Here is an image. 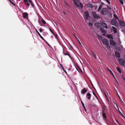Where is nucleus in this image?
<instances>
[{
  "label": "nucleus",
  "mask_w": 125,
  "mask_h": 125,
  "mask_svg": "<svg viewBox=\"0 0 125 125\" xmlns=\"http://www.w3.org/2000/svg\"><path fill=\"white\" fill-rule=\"evenodd\" d=\"M79 68V69H80V68Z\"/></svg>",
  "instance_id": "338daca9"
},
{
  "label": "nucleus",
  "mask_w": 125,
  "mask_h": 125,
  "mask_svg": "<svg viewBox=\"0 0 125 125\" xmlns=\"http://www.w3.org/2000/svg\"><path fill=\"white\" fill-rule=\"evenodd\" d=\"M118 96H119V98L120 99V100L121 102L122 103H123V104H124V102H123V101L121 100V99L120 98V96H119L118 95Z\"/></svg>",
  "instance_id": "a18cd8bd"
},
{
  "label": "nucleus",
  "mask_w": 125,
  "mask_h": 125,
  "mask_svg": "<svg viewBox=\"0 0 125 125\" xmlns=\"http://www.w3.org/2000/svg\"><path fill=\"white\" fill-rule=\"evenodd\" d=\"M111 24L115 26H117V22L115 19H113L111 21Z\"/></svg>",
  "instance_id": "39448f33"
},
{
  "label": "nucleus",
  "mask_w": 125,
  "mask_h": 125,
  "mask_svg": "<svg viewBox=\"0 0 125 125\" xmlns=\"http://www.w3.org/2000/svg\"><path fill=\"white\" fill-rule=\"evenodd\" d=\"M87 92V90L85 88H84L82 90V93L83 94H85Z\"/></svg>",
  "instance_id": "4468645a"
},
{
  "label": "nucleus",
  "mask_w": 125,
  "mask_h": 125,
  "mask_svg": "<svg viewBox=\"0 0 125 125\" xmlns=\"http://www.w3.org/2000/svg\"><path fill=\"white\" fill-rule=\"evenodd\" d=\"M62 69L65 72V71H66L64 69V68L62 67Z\"/></svg>",
  "instance_id": "8fccbe9b"
},
{
  "label": "nucleus",
  "mask_w": 125,
  "mask_h": 125,
  "mask_svg": "<svg viewBox=\"0 0 125 125\" xmlns=\"http://www.w3.org/2000/svg\"><path fill=\"white\" fill-rule=\"evenodd\" d=\"M49 46L51 47L50 45L48 43V42L44 39V40H43Z\"/></svg>",
  "instance_id": "c9c22d12"
},
{
  "label": "nucleus",
  "mask_w": 125,
  "mask_h": 125,
  "mask_svg": "<svg viewBox=\"0 0 125 125\" xmlns=\"http://www.w3.org/2000/svg\"><path fill=\"white\" fill-rule=\"evenodd\" d=\"M75 6L76 7H78L79 6V5L76 3V1L73 2Z\"/></svg>",
  "instance_id": "393cba45"
},
{
  "label": "nucleus",
  "mask_w": 125,
  "mask_h": 125,
  "mask_svg": "<svg viewBox=\"0 0 125 125\" xmlns=\"http://www.w3.org/2000/svg\"><path fill=\"white\" fill-rule=\"evenodd\" d=\"M114 77H115V76H114ZM115 77V79H116V78H115V77Z\"/></svg>",
  "instance_id": "0e129e2a"
},
{
  "label": "nucleus",
  "mask_w": 125,
  "mask_h": 125,
  "mask_svg": "<svg viewBox=\"0 0 125 125\" xmlns=\"http://www.w3.org/2000/svg\"><path fill=\"white\" fill-rule=\"evenodd\" d=\"M75 6L76 7H78L79 6V5L76 3V1L73 2Z\"/></svg>",
  "instance_id": "a878e982"
},
{
  "label": "nucleus",
  "mask_w": 125,
  "mask_h": 125,
  "mask_svg": "<svg viewBox=\"0 0 125 125\" xmlns=\"http://www.w3.org/2000/svg\"><path fill=\"white\" fill-rule=\"evenodd\" d=\"M63 13L65 15H66V13H65V12H63Z\"/></svg>",
  "instance_id": "603ef678"
},
{
  "label": "nucleus",
  "mask_w": 125,
  "mask_h": 125,
  "mask_svg": "<svg viewBox=\"0 0 125 125\" xmlns=\"http://www.w3.org/2000/svg\"><path fill=\"white\" fill-rule=\"evenodd\" d=\"M107 70L109 71L110 73L114 76V75L112 71L109 69L108 67H107Z\"/></svg>",
  "instance_id": "5701e85b"
},
{
  "label": "nucleus",
  "mask_w": 125,
  "mask_h": 125,
  "mask_svg": "<svg viewBox=\"0 0 125 125\" xmlns=\"http://www.w3.org/2000/svg\"><path fill=\"white\" fill-rule=\"evenodd\" d=\"M102 7V5H100L99 7V8H98V10H97V11L99 12L100 10L101 9Z\"/></svg>",
  "instance_id": "c85d7f7f"
},
{
  "label": "nucleus",
  "mask_w": 125,
  "mask_h": 125,
  "mask_svg": "<svg viewBox=\"0 0 125 125\" xmlns=\"http://www.w3.org/2000/svg\"><path fill=\"white\" fill-rule=\"evenodd\" d=\"M117 108H118V111H119V114H120V115H121V116H122V117H123V118H125V117L123 115V114L121 113V112L119 110V109H118V107L117 106Z\"/></svg>",
  "instance_id": "a211bd4d"
},
{
  "label": "nucleus",
  "mask_w": 125,
  "mask_h": 125,
  "mask_svg": "<svg viewBox=\"0 0 125 125\" xmlns=\"http://www.w3.org/2000/svg\"><path fill=\"white\" fill-rule=\"evenodd\" d=\"M105 96H106V101L108 102H109V99H108V98L107 95L105 94Z\"/></svg>",
  "instance_id": "e433bc0d"
},
{
  "label": "nucleus",
  "mask_w": 125,
  "mask_h": 125,
  "mask_svg": "<svg viewBox=\"0 0 125 125\" xmlns=\"http://www.w3.org/2000/svg\"><path fill=\"white\" fill-rule=\"evenodd\" d=\"M79 9H82L83 7V5L81 3H79Z\"/></svg>",
  "instance_id": "6ab92c4d"
},
{
  "label": "nucleus",
  "mask_w": 125,
  "mask_h": 125,
  "mask_svg": "<svg viewBox=\"0 0 125 125\" xmlns=\"http://www.w3.org/2000/svg\"><path fill=\"white\" fill-rule=\"evenodd\" d=\"M65 72V73H66V74H67V72L66 71H65V72Z\"/></svg>",
  "instance_id": "3c124183"
},
{
  "label": "nucleus",
  "mask_w": 125,
  "mask_h": 125,
  "mask_svg": "<svg viewBox=\"0 0 125 125\" xmlns=\"http://www.w3.org/2000/svg\"><path fill=\"white\" fill-rule=\"evenodd\" d=\"M93 74L94 75L95 74L94 73H93Z\"/></svg>",
  "instance_id": "bf43d9fd"
},
{
  "label": "nucleus",
  "mask_w": 125,
  "mask_h": 125,
  "mask_svg": "<svg viewBox=\"0 0 125 125\" xmlns=\"http://www.w3.org/2000/svg\"><path fill=\"white\" fill-rule=\"evenodd\" d=\"M105 110V109L104 108H102V112L103 113H104Z\"/></svg>",
  "instance_id": "ea45409f"
},
{
  "label": "nucleus",
  "mask_w": 125,
  "mask_h": 125,
  "mask_svg": "<svg viewBox=\"0 0 125 125\" xmlns=\"http://www.w3.org/2000/svg\"><path fill=\"white\" fill-rule=\"evenodd\" d=\"M49 30L52 33L54 34V33H53V31H52V30L50 28L49 29Z\"/></svg>",
  "instance_id": "a19ab883"
},
{
  "label": "nucleus",
  "mask_w": 125,
  "mask_h": 125,
  "mask_svg": "<svg viewBox=\"0 0 125 125\" xmlns=\"http://www.w3.org/2000/svg\"><path fill=\"white\" fill-rule=\"evenodd\" d=\"M75 37V38H77L75 35H74Z\"/></svg>",
  "instance_id": "052dcab7"
},
{
  "label": "nucleus",
  "mask_w": 125,
  "mask_h": 125,
  "mask_svg": "<svg viewBox=\"0 0 125 125\" xmlns=\"http://www.w3.org/2000/svg\"><path fill=\"white\" fill-rule=\"evenodd\" d=\"M118 124L119 125H121V124L120 123Z\"/></svg>",
  "instance_id": "6e6d98bb"
},
{
  "label": "nucleus",
  "mask_w": 125,
  "mask_h": 125,
  "mask_svg": "<svg viewBox=\"0 0 125 125\" xmlns=\"http://www.w3.org/2000/svg\"><path fill=\"white\" fill-rule=\"evenodd\" d=\"M39 31L41 32H42V30L41 28L39 29Z\"/></svg>",
  "instance_id": "49530a36"
},
{
  "label": "nucleus",
  "mask_w": 125,
  "mask_h": 125,
  "mask_svg": "<svg viewBox=\"0 0 125 125\" xmlns=\"http://www.w3.org/2000/svg\"><path fill=\"white\" fill-rule=\"evenodd\" d=\"M107 37L109 38H113L112 35H108Z\"/></svg>",
  "instance_id": "7c9ffc66"
},
{
  "label": "nucleus",
  "mask_w": 125,
  "mask_h": 125,
  "mask_svg": "<svg viewBox=\"0 0 125 125\" xmlns=\"http://www.w3.org/2000/svg\"><path fill=\"white\" fill-rule=\"evenodd\" d=\"M102 27L106 29H107L108 28L107 24L105 23L102 24Z\"/></svg>",
  "instance_id": "f3484780"
},
{
  "label": "nucleus",
  "mask_w": 125,
  "mask_h": 125,
  "mask_svg": "<svg viewBox=\"0 0 125 125\" xmlns=\"http://www.w3.org/2000/svg\"><path fill=\"white\" fill-rule=\"evenodd\" d=\"M102 116L104 118H106V115L105 113H103Z\"/></svg>",
  "instance_id": "bb28decb"
},
{
  "label": "nucleus",
  "mask_w": 125,
  "mask_h": 125,
  "mask_svg": "<svg viewBox=\"0 0 125 125\" xmlns=\"http://www.w3.org/2000/svg\"><path fill=\"white\" fill-rule=\"evenodd\" d=\"M115 55L118 58L120 57V54L117 51H115Z\"/></svg>",
  "instance_id": "9b49d317"
},
{
  "label": "nucleus",
  "mask_w": 125,
  "mask_h": 125,
  "mask_svg": "<svg viewBox=\"0 0 125 125\" xmlns=\"http://www.w3.org/2000/svg\"><path fill=\"white\" fill-rule=\"evenodd\" d=\"M124 58H125V55L124 56Z\"/></svg>",
  "instance_id": "4d7b16f0"
},
{
  "label": "nucleus",
  "mask_w": 125,
  "mask_h": 125,
  "mask_svg": "<svg viewBox=\"0 0 125 125\" xmlns=\"http://www.w3.org/2000/svg\"><path fill=\"white\" fill-rule=\"evenodd\" d=\"M119 23L120 25L122 27H124L125 26V24L122 21L120 20L119 21Z\"/></svg>",
  "instance_id": "f8f14e48"
},
{
  "label": "nucleus",
  "mask_w": 125,
  "mask_h": 125,
  "mask_svg": "<svg viewBox=\"0 0 125 125\" xmlns=\"http://www.w3.org/2000/svg\"><path fill=\"white\" fill-rule=\"evenodd\" d=\"M119 0V1L122 5L124 4L123 1H124V0Z\"/></svg>",
  "instance_id": "473e14b6"
},
{
  "label": "nucleus",
  "mask_w": 125,
  "mask_h": 125,
  "mask_svg": "<svg viewBox=\"0 0 125 125\" xmlns=\"http://www.w3.org/2000/svg\"><path fill=\"white\" fill-rule=\"evenodd\" d=\"M36 32L38 34V35H39V36H40V38L42 40H44V39L43 38L42 36L40 35V33L37 30H36Z\"/></svg>",
  "instance_id": "aec40b11"
},
{
  "label": "nucleus",
  "mask_w": 125,
  "mask_h": 125,
  "mask_svg": "<svg viewBox=\"0 0 125 125\" xmlns=\"http://www.w3.org/2000/svg\"><path fill=\"white\" fill-rule=\"evenodd\" d=\"M114 17L116 19H118L117 16L115 14H114Z\"/></svg>",
  "instance_id": "72a5a7b5"
},
{
  "label": "nucleus",
  "mask_w": 125,
  "mask_h": 125,
  "mask_svg": "<svg viewBox=\"0 0 125 125\" xmlns=\"http://www.w3.org/2000/svg\"><path fill=\"white\" fill-rule=\"evenodd\" d=\"M84 16L85 19L87 20H88L89 17V14L88 11H85L84 12Z\"/></svg>",
  "instance_id": "0eeeda50"
},
{
  "label": "nucleus",
  "mask_w": 125,
  "mask_h": 125,
  "mask_svg": "<svg viewBox=\"0 0 125 125\" xmlns=\"http://www.w3.org/2000/svg\"><path fill=\"white\" fill-rule=\"evenodd\" d=\"M23 18H27L28 16V14L27 13H24L23 14Z\"/></svg>",
  "instance_id": "9d476101"
},
{
  "label": "nucleus",
  "mask_w": 125,
  "mask_h": 125,
  "mask_svg": "<svg viewBox=\"0 0 125 125\" xmlns=\"http://www.w3.org/2000/svg\"><path fill=\"white\" fill-rule=\"evenodd\" d=\"M112 29L115 33H116L117 32L116 29L114 27L112 26Z\"/></svg>",
  "instance_id": "2eb2a0df"
},
{
  "label": "nucleus",
  "mask_w": 125,
  "mask_h": 125,
  "mask_svg": "<svg viewBox=\"0 0 125 125\" xmlns=\"http://www.w3.org/2000/svg\"><path fill=\"white\" fill-rule=\"evenodd\" d=\"M100 30L101 32L104 33L103 34V35H105V33H106L107 31H106L105 29L104 28H101L100 29Z\"/></svg>",
  "instance_id": "6e6552de"
},
{
  "label": "nucleus",
  "mask_w": 125,
  "mask_h": 125,
  "mask_svg": "<svg viewBox=\"0 0 125 125\" xmlns=\"http://www.w3.org/2000/svg\"><path fill=\"white\" fill-rule=\"evenodd\" d=\"M94 25L95 26H96L98 28L99 27V26H100V23L99 22H96L95 23Z\"/></svg>",
  "instance_id": "412c9836"
},
{
  "label": "nucleus",
  "mask_w": 125,
  "mask_h": 125,
  "mask_svg": "<svg viewBox=\"0 0 125 125\" xmlns=\"http://www.w3.org/2000/svg\"><path fill=\"white\" fill-rule=\"evenodd\" d=\"M88 24H89V25L90 26H92V25H93V24H92V23H91V22H89Z\"/></svg>",
  "instance_id": "79ce46f5"
},
{
  "label": "nucleus",
  "mask_w": 125,
  "mask_h": 125,
  "mask_svg": "<svg viewBox=\"0 0 125 125\" xmlns=\"http://www.w3.org/2000/svg\"><path fill=\"white\" fill-rule=\"evenodd\" d=\"M53 35H54V36L55 37V38L56 39H57L58 37V36H57V34H53Z\"/></svg>",
  "instance_id": "58836bf2"
},
{
  "label": "nucleus",
  "mask_w": 125,
  "mask_h": 125,
  "mask_svg": "<svg viewBox=\"0 0 125 125\" xmlns=\"http://www.w3.org/2000/svg\"><path fill=\"white\" fill-rule=\"evenodd\" d=\"M23 1L29 7L30 6V4L29 3H28V1H29V3L31 4L32 7L33 8L35 7L34 6L31 0H23Z\"/></svg>",
  "instance_id": "f257e3e1"
},
{
  "label": "nucleus",
  "mask_w": 125,
  "mask_h": 125,
  "mask_svg": "<svg viewBox=\"0 0 125 125\" xmlns=\"http://www.w3.org/2000/svg\"><path fill=\"white\" fill-rule=\"evenodd\" d=\"M86 97L89 100H90L91 97V94L89 93H88L86 95Z\"/></svg>",
  "instance_id": "ddd939ff"
},
{
  "label": "nucleus",
  "mask_w": 125,
  "mask_h": 125,
  "mask_svg": "<svg viewBox=\"0 0 125 125\" xmlns=\"http://www.w3.org/2000/svg\"><path fill=\"white\" fill-rule=\"evenodd\" d=\"M81 103L83 107V108L84 110L86 111V109L84 105V104L82 101H81Z\"/></svg>",
  "instance_id": "c756f323"
},
{
  "label": "nucleus",
  "mask_w": 125,
  "mask_h": 125,
  "mask_svg": "<svg viewBox=\"0 0 125 125\" xmlns=\"http://www.w3.org/2000/svg\"><path fill=\"white\" fill-rule=\"evenodd\" d=\"M92 14L94 18L96 19H99L100 18L98 15L96 14L95 12H92Z\"/></svg>",
  "instance_id": "423d86ee"
},
{
  "label": "nucleus",
  "mask_w": 125,
  "mask_h": 125,
  "mask_svg": "<svg viewBox=\"0 0 125 125\" xmlns=\"http://www.w3.org/2000/svg\"><path fill=\"white\" fill-rule=\"evenodd\" d=\"M109 9H111V8H109Z\"/></svg>",
  "instance_id": "69168bd1"
},
{
  "label": "nucleus",
  "mask_w": 125,
  "mask_h": 125,
  "mask_svg": "<svg viewBox=\"0 0 125 125\" xmlns=\"http://www.w3.org/2000/svg\"><path fill=\"white\" fill-rule=\"evenodd\" d=\"M92 54L93 55V56L94 57V58L96 59V54H95V53L93 52L92 53Z\"/></svg>",
  "instance_id": "2f4dec72"
},
{
  "label": "nucleus",
  "mask_w": 125,
  "mask_h": 125,
  "mask_svg": "<svg viewBox=\"0 0 125 125\" xmlns=\"http://www.w3.org/2000/svg\"><path fill=\"white\" fill-rule=\"evenodd\" d=\"M110 45L112 46H115L116 44V43L112 39L110 40Z\"/></svg>",
  "instance_id": "1a4fd4ad"
},
{
  "label": "nucleus",
  "mask_w": 125,
  "mask_h": 125,
  "mask_svg": "<svg viewBox=\"0 0 125 125\" xmlns=\"http://www.w3.org/2000/svg\"><path fill=\"white\" fill-rule=\"evenodd\" d=\"M108 11V9L106 8H104L102 10L101 13L102 14L106 15L107 14Z\"/></svg>",
  "instance_id": "7ed1b4c3"
},
{
  "label": "nucleus",
  "mask_w": 125,
  "mask_h": 125,
  "mask_svg": "<svg viewBox=\"0 0 125 125\" xmlns=\"http://www.w3.org/2000/svg\"><path fill=\"white\" fill-rule=\"evenodd\" d=\"M9 0L13 5L14 6L15 5V4L11 0Z\"/></svg>",
  "instance_id": "4c0bfd02"
},
{
  "label": "nucleus",
  "mask_w": 125,
  "mask_h": 125,
  "mask_svg": "<svg viewBox=\"0 0 125 125\" xmlns=\"http://www.w3.org/2000/svg\"><path fill=\"white\" fill-rule=\"evenodd\" d=\"M75 37V38H77L75 35H74Z\"/></svg>",
  "instance_id": "680f3d73"
},
{
  "label": "nucleus",
  "mask_w": 125,
  "mask_h": 125,
  "mask_svg": "<svg viewBox=\"0 0 125 125\" xmlns=\"http://www.w3.org/2000/svg\"><path fill=\"white\" fill-rule=\"evenodd\" d=\"M76 38V39H77V40H78V39L77 38Z\"/></svg>",
  "instance_id": "e2e57ef3"
},
{
  "label": "nucleus",
  "mask_w": 125,
  "mask_h": 125,
  "mask_svg": "<svg viewBox=\"0 0 125 125\" xmlns=\"http://www.w3.org/2000/svg\"><path fill=\"white\" fill-rule=\"evenodd\" d=\"M117 69L118 72H119V73H121V70L118 67H117Z\"/></svg>",
  "instance_id": "cd10ccee"
},
{
  "label": "nucleus",
  "mask_w": 125,
  "mask_h": 125,
  "mask_svg": "<svg viewBox=\"0 0 125 125\" xmlns=\"http://www.w3.org/2000/svg\"><path fill=\"white\" fill-rule=\"evenodd\" d=\"M116 121L118 124L120 123L117 120H116Z\"/></svg>",
  "instance_id": "de8ad7c7"
},
{
  "label": "nucleus",
  "mask_w": 125,
  "mask_h": 125,
  "mask_svg": "<svg viewBox=\"0 0 125 125\" xmlns=\"http://www.w3.org/2000/svg\"><path fill=\"white\" fill-rule=\"evenodd\" d=\"M93 94H94V95L95 96V97H96L97 98V96H96V95L95 94V93L93 91Z\"/></svg>",
  "instance_id": "37998d69"
},
{
  "label": "nucleus",
  "mask_w": 125,
  "mask_h": 125,
  "mask_svg": "<svg viewBox=\"0 0 125 125\" xmlns=\"http://www.w3.org/2000/svg\"><path fill=\"white\" fill-rule=\"evenodd\" d=\"M42 23L44 24H46V22L43 19H42Z\"/></svg>",
  "instance_id": "f704fd0d"
},
{
  "label": "nucleus",
  "mask_w": 125,
  "mask_h": 125,
  "mask_svg": "<svg viewBox=\"0 0 125 125\" xmlns=\"http://www.w3.org/2000/svg\"><path fill=\"white\" fill-rule=\"evenodd\" d=\"M118 62L120 64L125 68V60L123 59L119 58L118 60Z\"/></svg>",
  "instance_id": "f03ea898"
},
{
  "label": "nucleus",
  "mask_w": 125,
  "mask_h": 125,
  "mask_svg": "<svg viewBox=\"0 0 125 125\" xmlns=\"http://www.w3.org/2000/svg\"><path fill=\"white\" fill-rule=\"evenodd\" d=\"M97 38L98 39H99L100 40H101L102 39V37L99 34H98L97 35Z\"/></svg>",
  "instance_id": "b1692460"
},
{
  "label": "nucleus",
  "mask_w": 125,
  "mask_h": 125,
  "mask_svg": "<svg viewBox=\"0 0 125 125\" xmlns=\"http://www.w3.org/2000/svg\"><path fill=\"white\" fill-rule=\"evenodd\" d=\"M102 43L104 44L105 45V47H107L109 45V41L107 39H104L102 41Z\"/></svg>",
  "instance_id": "20e7f679"
},
{
  "label": "nucleus",
  "mask_w": 125,
  "mask_h": 125,
  "mask_svg": "<svg viewBox=\"0 0 125 125\" xmlns=\"http://www.w3.org/2000/svg\"><path fill=\"white\" fill-rule=\"evenodd\" d=\"M78 41L79 44H81V42H80V41H79V40H78Z\"/></svg>",
  "instance_id": "09e8293b"
},
{
  "label": "nucleus",
  "mask_w": 125,
  "mask_h": 125,
  "mask_svg": "<svg viewBox=\"0 0 125 125\" xmlns=\"http://www.w3.org/2000/svg\"><path fill=\"white\" fill-rule=\"evenodd\" d=\"M92 86H93V87H94V86H93V84H92Z\"/></svg>",
  "instance_id": "13d9d810"
},
{
  "label": "nucleus",
  "mask_w": 125,
  "mask_h": 125,
  "mask_svg": "<svg viewBox=\"0 0 125 125\" xmlns=\"http://www.w3.org/2000/svg\"><path fill=\"white\" fill-rule=\"evenodd\" d=\"M88 7H90L91 8H93L94 7V6L91 4L89 3L87 5Z\"/></svg>",
  "instance_id": "4be33fe9"
},
{
  "label": "nucleus",
  "mask_w": 125,
  "mask_h": 125,
  "mask_svg": "<svg viewBox=\"0 0 125 125\" xmlns=\"http://www.w3.org/2000/svg\"><path fill=\"white\" fill-rule=\"evenodd\" d=\"M63 53L64 54V55H68L70 57H71V56L70 55V53L69 52H63Z\"/></svg>",
  "instance_id": "dca6fc26"
},
{
  "label": "nucleus",
  "mask_w": 125,
  "mask_h": 125,
  "mask_svg": "<svg viewBox=\"0 0 125 125\" xmlns=\"http://www.w3.org/2000/svg\"><path fill=\"white\" fill-rule=\"evenodd\" d=\"M123 79L124 81H125V78H124L123 77Z\"/></svg>",
  "instance_id": "864d4df0"
},
{
  "label": "nucleus",
  "mask_w": 125,
  "mask_h": 125,
  "mask_svg": "<svg viewBox=\"0 0 125 125\" xmlns=\"http://www.w3.org/2000/svg\"><path fill=\"white\" fill-rule=\"evenodd\" d=\"M72 0L73 1V2L76 1L75 0Z\"/></svg>",
  "instance_id": "5fc2aeb1"
},
{
  "label": "nucleus",
  "mask_w": 125,
  "mask_h": 125,
  "mask_svg": "<svg viewBox=\"0 0 125 125\" xmlns=\"http://www.w3.org/2000/svg\"><path fill=\"white\" fill-rule=\"evenodd\" d=\"M109 4H110V2L108 0H105Z\"/></svg>",
  "instance_id": "c03bdc74"
}]
</instances>
